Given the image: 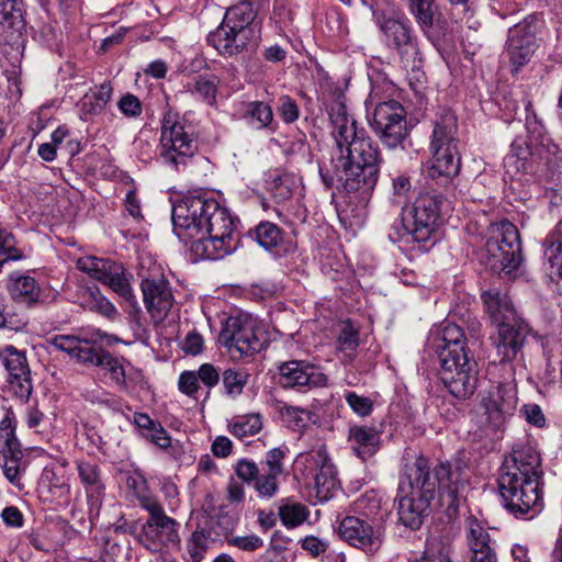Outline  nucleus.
I'll return each instance as SVG.
<instances>
[{
    "instance_id": "f257e3e1",
    "label": "nucleus",
    "mask_w": 562,
    "mask_h": 562,
    "mask_svg": "<svg viewBox=\"0 0 562 562\" xmlns=\"http://www.w3.org/2000/svg\"><path fill=\"white\" fill-rule=\"evenodd\" d=\"M329 117L336 148L318 162V173L326 189L371 192L378 183L383 161L381 150L364 127L348 114L342 102L330 105Z\"/></svg>"
},
{
    "instance_id": "f03ea898",
    "label": "nucleus",
    "mask_w": 562,
    "mask_h": 562,
    "mask_svg": "<svg viewBox=\"0 0 562 562\" xmlns=\"http://www.w3.org/2000/svg\"><path fill=\"white\" fill-rule=\"evenodd\" d=\"M464 469L460 461L441 462L431 469L423 456L406 459L396 497L400 521L412 530L419 529L437 494L447 506L456 505L465 483Z\"/></svg>"
},
{
    "instance_id": "7ed1b4c3",
    "label": "nucleus",
    "mask_w": 562,
    "mask_h": 562,
    "mask_svg": "<svg viewBox=\"0 0 562 562\" xmlns=\"http://www.w3.org/2000/svg\"><path fill=\"white\" fill-rule=\"evenodd\" d=\"M178 235L191 239L190 251L198 259L218 260L239 245L237 218L206 194L187 195L172 209Z\"/></svg>"
},
{
    "instance_id": "20e7f679",
    "label": "nucleus",
    "mask_w": 562,
    "mask_h": 562,
    "mask_svg": "<svg viewBox=\"0 0 562 562\" xmlns=\"http://www.w3.org/2000/svg\"><path fill=\"white\" fill-rule=\"evenodd\" d=\"M539 452L526 445L514 446L498 474V491L505 509L516 518H533L543 507Z\"/></svg>"
},
{
    "instance_id": "39448f33",
    "label": "nucleus",
    "mask_w": 562,
    "mask_h": 562,
    "mask_svg": "<svg viewBox=\"0 0 562 562\" xmlns=\"http://www.w3.org/2000/svg\"><path fill=\"white\" fill-rule=\"evenodd\" d=\"M457 117L450 110H443L434 123L430 149L432 158L427 170V186L430 191L419 194L414 206L438 222L446 202L438 188H448L460 171L459 138Z\"/></svg>"
},
{
    "instance_id": "423d86ee",
    "label": "nucleus",
    "mask_w": 562,
    "mask_h": 562,
    "mask_svg": "<svg viewBox=\"0 0 562 562\" xmlns=\"http://www.w3.org/2000/svg\"><path fill=\"white\" fill-rule=\"evenodd\" d=\"M480 262L499 276H510L521 263V245L517 227L507 220L488 226Z\"/></svg>"
},
{
    "instance_id": "0eeeda50",
    "label": "nucleus",
    "mask_w": 562,
    "mask_h": 562,
    "mask_svg": "<svg viewBox=\"0 0 562 562\" xmlns=\"http://www.w3.org/2000/svg\"><path fill=\"white\" fill-rule=\"evenodd\" d=\"M198 149L194 126L171 110L164 114L160 127L159 157L173 170L186 167Z\"/></svg>"
},
{
    "instance_id": "6e6552de",
    "label": "nucleus",
    "mask_w": 562,
    "mask_h": 562,
    "mask_svg": "<svg viewBox=\"0 0 562 562\" xmlns=\"http://www.w3.org/2000/svg\"><path fill=\"white\" fill-rule=\"evenodd\" d=\"M294 473L315 488L319 501H328L339 487L336 468L324 445L299 453L294 460Z\"/></svg>"
},
{
    "instance_id": "1a4fd4ad",
    "label": "nucleus",
    "mask_w": 562,
    "mask_h": 562,
    "mask_svg": "<svg viewBox=\"0 0 562 562\" xmlns=\"http://www.w3.org/2000/svg\"><path fill=\"white\" fill-rule=\"evenodd\" d=\"M140 507L148 513L138 541L151 553H159L180 544V524L169 517L157 497H142Z\"/></svg>"
},
{
    "instance_id": "9d476101",
    "label": "nucleus",
    "mask_w": 562,
    "mask_h": 562,
    "mask_svg": "<svg viewBox=\"0 0 562 562\" xmlns=\"http://www.w3.org/2000/svg\"><path fill=\"white\" fill-rule=\"evenodd\" d=\"M218 341L228 350L232 358L241 359L259 352L267 338L265 330L251 316L237 315L227 318Z\"/></svg>"
},
{
    "instance_id": "9b49d317",
    "label": "nucleus",
    "mask_w": 562,
    "mask_h": 562,
    "mask_svg": "<svg viewBox=\"0 0 562 562\" xmlns=\"http://www.w3.org/2000/svg\"><path fill=\"white\" fill-rule=\"evenodd\" d=\"M370 126L384 147L404 148L409 135L407 113L396 100L378 101L369 119Z\"/></svg>"
},
{
    "instance_id": "f8f14e48",
    "label": "nucleus",
    "mask_w": 562,
    "mask_h": 562,
    "mask_svg": "<svg viewBox=\"0 0 562 562\" xmlns=\"http://www.w3.org/2000/svg\"><path fill=\"white\" fill-rule=\"evenodd\" d=\"M526 128L529 134V144L527 148H520L519 153H515L516 146L513 145L512 153L505 158L506 165L517 164V169H527L528 156L532 161L543 162L546 166L553 164L557 155L560 153L559 147L552 142L547 134L546 127L536 114L528 115L526 119Z\"/></svg>"
},
{
    "instance_id": "ddd939ff",
    "label": "nucleus",
    "mask_w": 562,
    "mask_h": 562,
    "mask_svg": "<svg viewBox=\"0 0 562 562\" xmlns=\"http://www.w3.org/2000/svg\"><path fill=\"white\" fill-rule=\"evenodd\" d=\"M77 268L94 280L108 285L117 295L131 304L136 303V296L130 283V278L122 263L109 258L82 257L77 260Z\"/></svg>"
},
{
    "instance_id": "4468645a",
    "label": "nucleus",
    "mask_w": 562,
    "mask_h": 562,
    "mask_svg": "<svg viewBox=\"0 0 562 562\" xmlns=\"http://www.w3.org/2000/svg\"><path fill=\"white\" fill-rule=\"evenodd\" d=\"M139 274L143 278L140 289L144 304L150 316L160 323L167 317L173 305V294L169 281L159 268L144 272V266L142 265Z\"/></svg>"
},
{
    "instance_id": "2eb2a0df",
    "label": "nucleus",
    "mask_w": 562,
    "mask_h": 562,
    "mask_svg": "<svg viewBox=\"0 0 562 562\" xmlns=\"http://www.w3.org/2000/svg\"><path fill=\"white\" fill-rule=\"evenodd\" d=\"M339 535L350 546L373 555L380 551L384 542L385 530L382 526H373L359 516H346L339 524Z\"/></svg>"
},
{
    "instance_id": "dca6fc26",
    "label": "nucleus",
    "mask_w": 562,
    "mask_h": 562,
    "mask_svg": "<svg viewBox=\"0 0 562 562\" xmlns=\"http://www.w3.org/2000/svg\"><path fill=\"white\" fill-rule=\"evenodd\" d=\"M537 22L535 14L528 15L524 21L518 22L508 31L507 54L513 72H517L527 65L537 48Z\"/></svg>"
},
{
    "instance_id": "f3484780",
    "label": "nucleus",
    "mask_w": 562,
    "mask_h": 562,
    "mask_svg": "<svg viewBox=\"0 0 562 562\" xmlns=\"http://www.w3.org/2000/svg\"><path fill=\"white\" fill-rule=\"evenodd\" d=\"M517 404V389L513 382L492 386L482 397L486 420L495 429L505 425L507 418L515 413Z\"/></svg>"
},
{
    "instance_id": "a211bd4d",
    "label": "nucleus",
    "mask_w": 562,
    "mask_h": 562,
    "mask_svg": "<svg viewBox=\"0 0 562 562\" xmlns=\"http://www.w3.org/2000/svg\"><path fill=\"white\" fill-rule=\"evenodd\" d=\"M259 38V34H252L249 30L220 24L215 31L209 33L206 42L227 58L257 47Z\"/></svg>"
},
{
    "instance_id": "6ab92c4d",
    "label": "nucleus",
    "mask_w": 562,
    "mask_h": 562,
    "mask_svg": "<svg viewBox=\"0 0 562 562\" xmlns=\"http://www.w3.org/2000/svg\"><path fill=\"white\" fill-rule=\"evenodd\" d=\"M0 360L8 371L10 391L21 401H27L33 384L25 355L13 346H5L0 350Z\"/></svg>"
},
{
    "instance_id": "aec40b11",
    "label": "nucleus",
    "mask_w": 562,
    "mask_h": 562,
    "mask_svg": "<svg viewBox=\"0 0 562 562\" xmlns=\"http://www.w3.org/2000/svg\"><path fill=\"white\" fill-rule=\"evenodd\" d=\"M380 30L385 44L398 53L405 65L415 63L419 52L416 38L412 36V30L407 23L384 18L380 21Z\"/></svg>"
},
{
    "instance_id": "412c9836",
    "label": "nucleus",
    "mask_w": 562,
    "mask_h": 562,
    "mask_svg": "<svg viewBox=\"0 0 562 562\" xmlns=\"http://www.w3.org/2000/svg\"><path fill=\"white\" fill-rule=\"evenodd\" d=\"M279 383L283 387H321L327 384V376L322 370L308 362L292 360L279 367Z\"/></svg>"
},
{
    "instance_id": "4be33fe9",
    "label": "nucleus",
    "mask_w": 562,
    "mask_h": 562,
    "mask_svg": "<svg viewBox=\"0 0 562 562\" xmlns=\"http://www.w3.org/2000/svg\"><path fill=\"white\" fill-rule=\"evenodd\" d=\"M496 326L497 334L492 339L499 361H513L526 342L528 326L520 319Z\"/></svg>"
},
{
    "instance_id": "5701e85b",
    "label": "nucleus",
    "mask_w": 562,
    "mask_h": 562,
    "mask_svg": "<svg viewBox=\"0 0 562 562\" xmlns=\"http://www.w3.org/2000/svg\"><path fill=\"white\" fill-rule=\"evenodd\" d=\"M465 369L461 373L452 372L450 369L441 372V381L448 391L456 398L465 400L473 395L477 384V363L475 359H470Z\"/></svg>"
},
{
    "instance_id": "b1692460",
    "label": "nucleus",
    "mask_w": 562,
    "mask_h": 562,
    "mask_svg": "<svg viewBox=\"0 0 562 562\" xmlns=\"http://www.w3.org/2000/svg\"><path fill=\"white\" fill-rule=\"evenodd\" d=\"M360 346V331L351 321L340 322L334 328L335 355L344 364H351Z\"/></svg>"
},
{
    "instance_id": "393cba45",
    "label": "nucleus",
    "mask_w": 562,
    "mask_h": 562,
    "mask_svg": "<svg viewBox=\"0 0 562 562\" xmlns=\"http://www.w3.org/2000/svg\"><path fill=\"white\" fill-rule=\"evenodd\" d=\"M402 236H409L414 241L420 244V247H427L435 233L437 221L428 216L426 213L417 210L415 206L409 209L407 213H403Z\"/></svg>"
},
{
    "instance_id": "a878e982",
    "label": "nucleus",
    "mask_w": 562,
    "mask_h": 562,
    "mask_svg": "<svg viewBox=\"0 0 562 562\" xmlns=\"http://www.w3.org/2000/svg\"><path fill=\"white\" fill-rule=\"evenodd\" d=\"M485 312L494 325L518 321L516 310L507 292L488 289L481 294Z\"/></svg>"
},
{
    "instance_id": "bb28decb",
    "label": "nucleus",
    "mask_w": 562,
    "mask_h": 562,
    "mask_svg": "<svg viewBox=\"0 0 562 562\" xmlns=\"http://www.w3.org/2000/svg\"><path fill=\"white\" fill-rule=\"evenodd\" d=\"M348 442L355 454L366 461L381 447V435L374 427L355 425L349 428Z\"/></svg>"
},
{
    "instance_id": "cd10ccee",
    "label": "nucleus",
    "mask_w": 562,
    "mask_h": 562,
    "mask_svg": "<svg viewBox=\"0 0 562 562\" xmlns=\"http://www.w3.org/2000/svg\"><path fill=\"white\" fill-rule=\"evenodd\" d=\"M249 236L255 239L259 246L272 254L281 255L289 249L285 241V233L272 222H260L254 229L249 231Z\"/></svg>"
},
{
    "instance_id": "c85d7f7f",
    "label": "nucleus",
    "mask_w": 562,
    "mask_h": 562,
    "mask_svg": "<svg viewBox=\"0 0 562 562\" xmlns=\"http://www.w3.org/2000/svg\"><path fill=\"white\" fill-rule=\"evenodd\" d=\"M220 77L214 74H201L184 85V90L196 101L213 106L217 102Z\"/></svg>"
},
{
    "instance_id": "c756f323",
    "label": "nucleus",
    "mask_w": 562,
    "mask_h": 562,
    "mask_svg": "<svg viewBox=\"0 0 562 562\" xmlns=\"http://www.w3.org/2000/svg\"><path fill=\"white\" fill-rule=\"evenodd\" d=\"M76 468L88 497L99 502L105 490L100 467L92 461L77 460Z\"/></svg>"
},
{
    "instance_id": "7c9ffc66",
    "label": "nucleus",
    "mask_w": 562,
    "mask_h": 562,
    "mask_svg": "<svg viewBox=\"0 0 562 562\" xmlns=\"http://www.w3.org/2000/svg\"><path fill=\"white\" fill-rule=\"evenodd\" d=\"M256 15L257 11L254 8L252 2L241 1L226 11L221 24L241 30H249L252 34L260 35V29L258 24L255 23Z\"/></svg>"
},
{
    "instance_id": "2f4dec72",
    "label": "nucleus",
    "mask_w": 562,
    "mask_h": 562,
    "mask_svg": "<svg viewBox=\"0 0 562 562\" xmlns=\"http://www.w3.org/2000/svg\"><path fill=\"white\" fill-rule=\"evenodd\" d=\"M3 474L5 479L14 485L18 490L24 488L22 481L24 472L26 470V463L23 461V452L21 446L3 447Z\"/></svg>"
},
{
    "instance_id": "473e14b6",
    "label": "nucleus",
    "mask_w": 562,
    "mask_h": 562,
    "mask_svg": "<svg viewBox=\"0 0 562 562\" xmlns=\"http://www.w3.org/2000/svg\"><path fill=\"white\" fill-rule=\"evenodd\" d=\"M10 293L14 301L31 305L40 299V286L30 276L12 273L10 277Z\"/></svg>"
},
{
    "instance_id": "72a5a7b5",
    "label": "nucleus",
    "mask_w": 562,
    "mask_h": 562,
    "mask_svg": "<svg viewBox=\"0 0 562 562\" xmlns=\"http://www.w3.org/2000/svg\"><path fill=\"white\" fill-rule=\"evenodd\" d=\"M243 116L257 130H267L270 132L277 130L272 108L263 101H250L246 103Z\"/></svg>"
},
{
    "instance_id": "f704fd0d",
    "label": "nucleus",
    "mask_w": 562,
    "mask_h": 562,
    "mask_svg": "<svg viewBox=\"0 0 562 562\" xmlns=\"http://www.w3.org/2000/svg\"><path fill=\"white\" fill-rule=\"evenodd\" d=\"M81 305L109 319L119 315L116 307L101 293L98 286H89L81 293Z\"/></svg>"
},
{
    "instance_id": "c9c22d12",
    "label": "nucleus",
    "mask_w": 562,
    "mask_h": 562,
    "mask_svg": "<svg viewBox=\"0 0 562 562\" xmlns=\"http://www.w3.org/2000/svg\"><path fill=\"white\" fill-rule=\"evenodd\" d=\"M465 538L471 555L479 554L483 551L484 553L486 551H495L491 547L490 533L476 518L470 517L467 520Z\"/></svg>"
},
{
    "instance_id": "e433bc0d",
    "label": "nucleus",
    "mask_w": 562,
    "mask_h": 562,
    "mask_svg": "<svg viewBox=\"0 0 562 562\" xmlns=\"http://www.w3.org/2000/svg\"><path fill=\"white\" fill-rule=\"evenodd\" d=\"M439 344L437 345V353L447 351L470 352L465 347L464 334L460 326L447 323L439 333Z\"/></svg>"
},
{
    "instance_id": "4c0bfd02",
    "label": "nucleus",
    "mask_w": 562,
    "mask_h": 562,
    "mask_svg": "<svg viewBox=\"0 0 562 562\" xmlns=\"http://www.w3.org/2000/svg\"><path fill=\"white\" fill-rule=\"evenodd\" d=\"M214 541L215 539L211 537V531L206 528H198L194 530L186 543L189 554L188 562H201Z\"/></svg>"
},
{
    "instance_id": "58836bf2",
    "label": "nucleus",
    "mask_w": 562,
    "mask_h": 562,
    "mask_svg": "<svg viewBox=\"0 0 562 562\" xmlns=\"http://www.w3.org/2000/svg\"><path fill=\"white\" fill-rule=\"evenodd\" d=\"M544 257L552 268H557L562 277V221L559 223L558 231L549 234L543 240Z\"/></svg>"
},
{
    "instance_id": "ea45409f",
    "label": "nucleus",
    "mask_w": 562,
    "mask_h": 562,
    "mask_svg": "<svg viewBox=\"0 0 562 562\" xmlns=\"http://www.w3.org/2000/svg\"><path fill=\"white\" fill-rule=\"evenodd\" d=\"M409 11L424 32H428L436 14L435 0H411Z\"/></svg>"
},
{
    "instance_id": "a19ab883",
    "label": "nucleus",
    "mask_w": 562,
    "mask_h": 562,
    "mask_svg": "<svg viewBox=\"0 0 562 562\" xmlns=\"http://www.w3.org/2000/svg\"><path fill=\"white\" fill-rule=\"evenodd\" d=\"M262 428V422L259 414H249L236 417L229 425V431L233 436L243 439L258 434Z\"/></svg>"
},
{
    "instance_id": "79ce46f5",
    "label": "nucleus",
    "mask_w": 562,
    "mask_h": 562,
    "mask_svg": "<svg viewBox=\"0 0 562 562\" xmlns=\"http://www.w3.org/2000/svg\"><path fill=\"white\" fill-rule=\"evenodd\" d=\"M106 352L108 351L97 346L92 339L82 337L74 358L83 364L99 367L102 364L103 356H105Z\"/></svg>"
},
{
    "instance_id": "37998d69",
    "label": "nucleus",
    "mask_w": 562,
    "mask_h": 562,
    "mask_svg": "<svg viewBox=\"0 0 562 562\" xmlns=\"http://www.w3.org/2000/svg\"><path fill=\"white\" fill-rule=\"evenodd\" d=\"M281 415L288 423V426L295 431L304 429L313 419L314 414L297 406H284Z\"/></svg>"
},
{
    "instance_id": "c03bdc74",
    "label": "nucleus",
    "mask_w": 562,
    "mask_h": 562,
    "mask_svg": "<svg viewBox=\"0 0 562 562\" xmlns=\"http://www.w3.org/2000/svg\"><path fill=\"white\" fill-rule=\"evenodd\" d=\"M439 362H440V370L439 375L441 376V372L445 370L450 369L452 372H460L461 369H465L464 364H468L470 362V359H474L473 355L471 352H457L454 351H447V352H439L438 356Z\"/></svg>"
},
{
    "instance_id": "a18cd8bd",
    "label": "nucleus",
    "mask_w": 562,
    "mask_h": 562,
    "mask_svg": "<svg viewBox=\"0 0 562 562\" xmlns=\"http://www.w3.org/2000/svg\"><path fill=\"white\" fill-rule=\"evenodd\" d=\"M247 381L248 373L244 370L227 369L223 372V386L228 396L240 395Z\"/></svg>"
},
{
    "instance_id": "49530a36",
    "label": "nucleus",
    "mask_w": 562,
    "mask_h": 562,
    "mask_svg": "<svg viewBox=\"0 0 562 562\" xmlns=\"http://www.w3.org/2000/svg\"><path fill=\"white\" fill-rule=\"evenodd\" d=\"M355 512L366 520L373 519L380 513L381 499L373 493L361 495L353 503Z\"/></svg>"
},
{
    "instance_id": "de8ad7c7",
    "label": "nucleus",
    "mask_w": 562,
    "mask_h": 562,
    "mask_svg": "<svg viewBox=\"0 0 562 562\" xmlns=\"http://www.w3.org/2000/svg\"><path fill=\"white\" fill-rule=\"evenodd\" d=\"M307 509L300 503L285 504L279 508L282 522L290 528L301 525L307 518Z\"/></svg>"
},
{
    "instance_id": "09e8293b",
    "label": "nucleus",
    "mask_w": 562,
    "mask_h": 562,
    "mask_svg": "<svg viewBox=\"0 0 562 562\" xmlns=\"http://www.w3.org/2000/svg\"><path fill=\"white\" fill-rule=\"evenodd\" d=\"M16 417L11 407L5 408V414L0 422V438L3 439V447L21 446L15 435Z\"/></svg>"
},
{
    "instance_id": "8fccbe9b",
    "label": "nucleus",
    "mask_w": 562,
    "mask_h": 562,
    "mask_svg": "<svg viewBox=\"0 0 562 562\" xmlns=\"http://www.w3.org/2000/svg\"><path fill=\"white\" fill-rule=\"evenodd\" d=\"M296 188L295 179L291 175H283L273 180L271 194L278 203L285 202Z\"/></svg>"
},
{
    "instance_id": "3c124183",
    "label": "nucleus",
    "mask_w": 562,
    "mask_h": 562,
    "mask_svg": "<svg viewBox=\"0 0 562 562\" xmlns=\"http://www.w3.org/2000/svg\"><path fill=\"white\" fill-rule=\"evenodd\" d=\"M285 451L281 448L270 449L266 453V459L260 462V472L271 473L281 476L284 472L283 460Z\"/></svg>"
},
{
    "instance_id": "603ef678",
    "label": "nucleus",
    "mask_w": 562,
    "mask_h": 562,
    "mask_svg": "<svg viewBox=\"0 0 562 562\" xmlns=\"http://www.w3.org/2000/svg\"><path fill=\"white\" fill-rule=\"evenodd\" d=\"M278 475L260 472L254 482V488L260 497L271 498L278 492Z\"/></svg>"
},
{
    "instance_id": "864d4df0",
    "label": "nucleus",
    "mask_w": 562,
    "mask_h": 562,
    "mask_svg": "<svg viewBox=\"0 0 562 562\" xmlns=\"http://www.w3.org/2000/svg\"><path fill=\"white\" fill-rule=\"evenodd\" d=\"M25 424L35 434L43 435L49 430V419L36 406H30L25 411Z\"/></svg>"
},
{
    "instance_id": "5fc2aeb1",
    "label": "nucleus",
    "mask_w": 562,
    "mask_h": 562,
    "mask_svg": "<svg viewBox=\"0 0 562 562\" xmlns=\"http://www.w3.org/2000/svg\"><path fill=\"white\" fill-rule=\"evenodd\" d=\"M127 361L123 358L113 357L110 352L103 356L102 364L99 367L108 369L111 379L121 387L125 385V363Z\"/></svg>"
},
{
    "instance_id": "6e6d98bb",
    "label": "nucleus",
    "mask_w": 562,
    "mask_h": 562,
    "mask_svg": "<svg viewBox=\"0 0 562 562\" xmlns=\"http://www.w3.org/2000/svg\"><path fill=\"white\" fill-rule=\"evenodd\" d=\"M344 397L352 412L360 417H367L373 411V402L370 397L359 395L353 391L346 392Z\"/></svg>"
},
{
    "instance_id": "4d7b16f0",
    "label": "nucleus",
    "mask_w": 562,
    "mask_h": 562,
    "mask_svg": "<svg viewBox=\"0 0 562 562\" xmlns=\"http://www.w3.org/2000/svg\"><path fill=\"white\" fill-rule=\"evenodd\" d=\"M278 114L285 124H292L300 116V108L296 101L288 94H283L278 100Z\"/></svg>"
},
{
    "instance_id": "13d9d810",
    "label": "nucleus",
    "mask_w": 562,
    "mask_h": 562,
    "mask_svg": "<svg viewBox=\"0 0 562 562\" xmlns=\"http://www.w3.org/2000/svg\"><path fill=\"white\" fill-rule=\"evenodd\" d=\"M120 112L128 119H137L142 115V101L133 93H125L117 102Z\"/></svg>"
},
{
    "instance_id": "bf43d9fd",
    "label": "nucleus",
    "mask_w": 562,
    "mask_h": 562,
    "mask_svg": "<svg viewBox=\"0 0 562 562\" xmlns=\"http://www.w3.org/2000/svg\"><path fill=\"white\" fill-rule=\"evenodd\" d=\"M227 544L246 552H254L263 547V540L256 535L233 536L227 539Z\"/></svg>"
},
{
    "instance_id": "052dcab7",
    "label": "nucleus",
    "mask_w": 562,
    "mask_h": 562,
    "mask_svg": "<svg viewBox=\"0 0 562 562\" xmlns=\"http://www.w3.org/2000/svg\"><path fill=\"white\" fill-rule=\"evenodd\" d=\"M235 474L244 482L246 483H252L255 482L256 477L260 473L259 465L248 459H240L237 461V463L234 467Z\"/></svg>"
},
{
    "instance_id": "680f3d73",
    "label": "nucleus",
    "mask_w": 562,
    "mask_h": 562,
    "mask_svg": "<svg viewBox=\"0 0 562 562\" xmlns=\"http://www.w3.org/2000/svg\"><path fill=\"white\" fill-rule=\"evenodd\" d=\"M555 351L561 359L558 362V367L553 360V349L547 351V367L544 371V379L549 383H555L559 374L562 375V345H558Z\"/></svg>"
},
{
    "instance_id": "e2e57ef3",
    "label": "nucleus",
    "mask_w": 562,
    "mask_h": 562,
    "mask_svg": "<svg viewBox=\"0 0 562 562\" xmlns=\"http://www.w3.org/2000/svg\"><path fill=\"white\" fill-rule=\"evenodd\" d=\"M82 337L72 335H57L52 338V346L57 350L64 351L71 357H75L78 346Z\"/></svg>"
},
{
    "instance_id": "0e129e2a",
    "label": "nucleus",
    "mask_w": 562,
    "mask_h": 562,
    "mask_svg": "<svg viewBox=\"0 0 562 562\" xmlns=\"http://www.w3.org/2000/svg\"><path fill=\"white\" fill-rule=\"evenodd\" d=\"M125 483L134 492L139 504L142 497H155L147 491V481L142 473L134 472L127 475Z\"/></svg>"
},
{
    "instance_id": "69168bd1",
    "label": "nucleus",
    "mask_w": 562,
    "mask_h": 562,
    "mask_svg": "<svg viewBox=\"0 0 562 562\" xmlns=\"http://www.w3.org/2000/svg\"><path fill=\"white\" fill-rule=\"evenodd\" d=\"M178 387L181 393L194 397L200 389L195 371H183L178 380Z\"/></svg>"
},
{
    "instance_id": "338daca9",
    "label": "nucleus",
    "mask_w": 562,
    "mask_h": 562,
    "mask_svg": "<svg viewBox=\"0 0 562 562\" xmlns=\"http://www.w3.org/2000/svg\"><path fill=\"white\" fill-rule=\"evenodd\" d=\"M78 106L80 111V117L83 121H88L91 116L98 115L103 111V108L99 105V102L93 98L91 92L86 93L81 98Z\"/></svg>"
},
{
    "instance_id": "774afa93",
    "label": "nucleus",
    "mask_w": 562,
    "mask_h": 562,
    "mask_svg": "<svg viewBox=\"0 0 562 562\" xmlns=\"http://www.w3.org/2000/svg\"><path fill=\"white\" fill-rule=\"evenodd\" d=\"M195 373L199 381L209 389L217 385L220 381V371L212 363H203Z\"/></svg>"
}]
</instances>
